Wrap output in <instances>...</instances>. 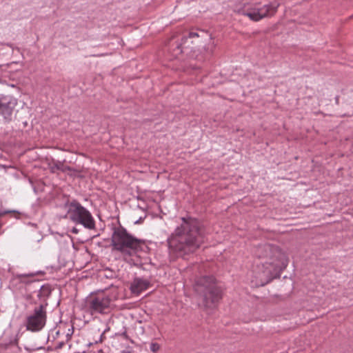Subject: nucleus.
I'll return each instance as SVG.
<instances>
[{"label": "nucleus", "instance_id": "f257e3e1", "mask_svg": "<svg viewBox=\"0 0 353 353\" xmlns=\"http://www.w3.org/2000/svg\"><path fill=\"white\" fill-rule=\"evenodd\" d=\"M182 223L168 239L170 254L185 257L194 253L204 242V232L199 220L182 218Z\"/></svg>", "mask_w": 353, "mask_h": 353}, {"label": "nucleus", "instance_id": "f03ea898", "mask_svg": "<svg viewBox=\"0 0 353 353\" xmlns=\"http://www.w3.org/2000/svg\"><path fill=\"white\" fill-rule=\"evenodd\" d=\"M279 5L277 0L271 2L267 0H243L236 6L234 10L247 16L252 21H259L274 15Z\"/></svg>", "mask_w": 353, "mask_h": 353}, {"label": "nucleus", "instance_id": "7ed1b4c3", "mask_svg": "<svg viewBox=\"0 0 353 353\" xmlns=\"http://www.w3.org/2000/svg\"><path fill=\"white\" fill-rule=\"evenodd\" d=\"M144 244L143 240L133 236L122 227L116 228L112 236V250L121 252L123 256L134 255L142 250Z\"/></svg>", "mask_w": 353, "mask_h": 353}, {"label": "nucleus", "instance_id": "20e7f679", "mask_svg": "<svg viewBox=\"0 0 353 353\" xmlns=\"http://www.w3.org/2000/svg\"><path fill=\"white\" fill-rule=\"evenodd\" d=\"M256 254L260 259H268L269 261L261 263L262 275L259 276L266 278L268 282L271 281L281 268L279 261L281 260L282 254L277 247L265 244L257 248Z\"/></svg>", "mask_w": 353, "mask_h": 353}, {"label": "nucleus", "instance_id": "39448f33", "mask_svg": "<svg viewBox=\"0 0 353 353\" xmlns=\"http://www.w3.org/2000/svg\"><path fill=\"white\" fill-rule=\"evenodd\" d=\"M196 292L203 299L205 307H213L221 299V290L211 276H205L197 279L194 285Z\"/></svg>", "mask_w": 353, "mask_h": 353}, {"label": "nucleus", "instance_id": "423d86ee", "mask_svg": "<svg viewBox=\"0 0 353 353\" xmlns=\"http://www.w3.org/2000/svg\"><path fill=\"white\" fill-rule=\"evenodd\" d=\"M64 208L67 212L64 216L65 219L88 230L95 228V221L92 214L77 200H68Z\"/></svg>", "mask_w": 353, "mask_h": 353}, {"label": "nucleus", "instance_id": "0eeeda50", "mask_svg": "<svg viewBox=\"0 0 353 353\" xmlns=\"http://www.w3.org/2000/svg\"><path fill=\"white\" fill-rule=\"evenodd\" d=\"M46 310L43 304L36 307L32 313L26 318V330L31 332H39L43 329L46 323Z\"/></svg>", "mask_w": 353, "mask_h": 353}, {"label": "nucleus", "instance_id": "6e6552de", "mask_svg": "<svg viewBox=\"0 0 353 353\" xmlns=\"http://www.w3.org/2000/svg\"><path fill=\"white\" fill-rule=\"evenodd\" d=\"M111 299L108 296L99 294L90 297L87 301V307L91 314H106L110 310Z\"/></svg>", "mask_w": 353, "mask_h": 353}, {"label": "nucleus", "instance_id": "1a4fd4ad", "mask_svg": "<svg viewBox=\"0 0 353 353\" xmlns=\"http://www.w3.org/2000/svg\"><path fill=\"white\" fill-rule=\"evenodd\" d=\"M13 103L10 97L0 98V114L3 115L5 119H8L11 115Z\"/></svg>", "mask_w": 353, "mask_h": 353}, {"label": "nucleus", "instance_id": "9d476101", "mask_svg": "<svg viewBox=\"0 0 353 353\" xmlns=\"http://www.w3.org/2000/svg\"><path fill=\"white\" fill-rule=\"evenodd\" d=\"M150 286V282L145 279L135 278L132 281L130 290L133 294H139L146 290Z\"/></svg>", "mask_w": 353, "mask_h": 353}, {"label": "nucleus", "instance_id": "9b49d317", "mask_svg": "<svg viewBox=\"0 0 353 353\" xmlns=\"http://www.w3.org/2000/svg\"><path fill=\"white\" fill-rule=\"evenodd\" d=\"M198 37L199 34L195 32H190L188 35H184L181 39V42L179 46V48H181V51L183 52V50L190 48V43H193V41H190V40H192Z\"/></svg>", "mask_w": 353, "mask_h": 353}, {"label": "nucleus", "instance_id": "f8f14e48", "mask_svg": "<svg viewBox=\"0 0 353 353\" xmlns=\"http://www.w3.org/2000/svg\"><path fill=\"white\" fill-rule=\"evenodd\" d=\"M51 292L52 290L49 285H43L41 286L40 290L37 294V296L41 301H46V299L50 295Z\"/></svg>", "mask_w": 353, "mask_h": 353}, {"label": "nucleus", "instance_id": "ddd939ff", "mask_svg": "<svg viewBox=\"0 0 353 353\" xmlns=\"http://www.w3.org/2000/svg\"><path fill=\"white\" fill-rule=\"evenodd\" d=\"M18 345V339L17 338L10 339L8 343L0 344L1 347H3L4 349H7L9 345Z\"/></svg>", "mask_w": 353, "mask_h": 353}, {"label": "nucleus", "instance_id": "4468645a", "mask_svg": "<svg viewBox=\"0 0 353 353\" xmlns=\"http://www.w3.org/2000/svg\"><path fill=\"white\" fill-rule=\"evenodd\" d=\"M160 348V346L157 343H152L150 345V349L152 352H157Z\"/></svg>", "mask_w": 353, "mask_h": 353}, {"label": "nucleus", "instance_id": "2eb2a0df", "mask_svg": "<svg viewBox=\"0 0 353 353\" xmlns=\"http://www.w3.org/2000/svg\"><path fill=\"white\" fill-rule=\"evenodd\" d=\"M41 273V272H32L28 274H22L21 276L23 277H29V276H34L35 275H37Z\"/></svg>", "mask_w": 353, "mask_h": 353}, {"label": "nucleus", "instance_id": "dca6fc26", "mask_svg": "<svg viewBox=\"0 0 353 353\" xmlns=\"http://www.w3.org/2000/svg\"><path fill=\"white\" fill-rule=\"evenodd\" d=\"M61 163H59L55 165V167L57 168V169L58 170H61Z\"/></svg>", "mask_w": 353, "mask_h": 353}, {"label": "nucleus", "instance_id": "f3484780", "mask_svg": "<svg viewBox=\"0 0 353 353\" xmlns=\"http://www.w3.org/2000/svg\"><path fill=\"white\" fill-rule=\"evenodd\" d=\"M79 230L76 228H73L72 230V232L74 234H77Z\"/></svg>", "mask_w": 353, "mask_h": 353}, {"label": "nucleus", "instance_id": "a211bd4d", "mask_svg": "<svg viewBox=\"0 0 353 353\" xmlns=\"http://www.w3.org/2000/svg\"><path fill=\"white\" fill-rule=\"evenodd\" d=\"M142 221V219L140 218L138 221H135V223H140Z\"/></svg>", "mask_w": 353, "mask_h": 353}, {"label": "nucleus", "instance_id": "6ab92c4d", "mask_svg": "<svg viewBox=\"0 0 353 353\" xmlns=\"http://www.w3.org/2000/svg\"><path fill=\"white\" fill-rule=\"evenodd\" d=\"M121 353H131L130 351H122Z\"/></svg>", "mask_w": 353, "mask_h": 353}, {"label": "nucleus", "instance_id": "aec40b11", "mask_svg": "<svg viewBox=\"0 0 353 353\" xmlns=\"http://www.w3.org/2000/svg\"><path fill=\"white\" fill-rule=\"evenodd\" d=\"M281 263H282V265H283L285 266L286 265V264L283 261H282Z\"/></svg>", "mask_w": 353, "mask_h": 353}]
</instances>
